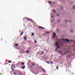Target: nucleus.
<instances>
[{
  "instance_id": "nucleus-1",
  "label": "nucleus",
  "mask_w": 75,
  "mask_h": 75,
  "mask_svg": "<svg viewBox=\"0 0 75 75\" xmlns=\"http://www.w3.org/2000/svg\"><path fill=\"white\" fill-rule=\"evenodd\" d=\"M16 64H12L11 65V68H14V69H15L16 68Z\"/></svg>"
},
{
  "instance_id": "nucleus-2",
  "label": "nucleus",
  "mask_w": 75,
  "mask_h": 75,
  "mask_svg": "<svg viewBox=\"0 0 75 75\" xmlns=\"http://www.w3.org/2000/svg\"><path fill=\"white\" fill-rule=\"evenodd\" d=\"M59 45V43L58 42H56L55 43V45L57 47Z\"/></svg>"
},
{
  "instance_id": "nucleus-3",
  "label": "nucleus",
  "mask_w": 75,
  "mask_h": 75,
  "mask_svg": "<svg viewBox=\"0 0 75 75\" xmlns=\"http://www.w3.org/2000/svg\"><path fill=\"white\" fill-rule=\"evenodd\" d=\"M27 18L28 20H30V21H33V20L31 19V18Z\"/></svg>"
},
{
  "instance_id": "nucleus-4",
  "label": "nucleus",
  "mask_w": 75,
  "mask_h": 75,
  "mask_svg": "<svg viewBox=\"0 0 75 75\" xmlns=\"http://www.w3.org/2000/svg\"><path fill=\"white\" fill-rule=\"evenodd\" d=\"M39 28H41V29H45V28L42 27H41L40 26H39L38 27Z\"/></svg>"
},
{
  "instance_id": "nucleus-5",
  "label": "nucleus",
  "mask_w": 75,
  "mask_h": 75,
  "mask_svg": "<svg viewBox=\"0 0 75 75\" xmlns=\"http://www.w3.org/2000/svg\"><path fill=\"white\" fill-rule=\"evenodd\" d=\"M65 40H66V41L67 42H69V40L65 39Z\"/></svg>"
},
{
  "instance_id": "nucleus-6",
  "label": "nucleus",
  "mask_w": 75,
  "mask_h": 75,
  "mask_svg": "<svg viewBox=\"0 0 75 75\" xmlns=\"http://www.w3.org/2000/svg\"><path fill=\"white\" fill-rule=\"evenodd\" d=\"M42 71H43V72H46V71H45V69H44L42 68Z\"/></svg>"
},
{
  "instance_id": "nucleus-7",
  "label": "nucleus",
  "mask_w": 75,
  "mask_h": 75,
  "mask_svg": "<svg viewBox=\"0 0 75 75\" xmlns=\"http://www.w3.org/2000/svg\"><path fill=\"white\" fill-rule=\"evenodd\" d=\"M24 39L25 40H27V37L26 36H25L24 38Z\"/></svg>"
},
{
  "instance_id": "nucleus-8",
  "label": "nucleus",
  "mask_w": 75,
  "mask_h": 75,
  "mask_svg": "<svg viewBox=\"0 0 75 75\" xmlns=\"http://www.w3.org/2000/svg\"><path fill=\"white\" fill-rule=\"evenodd\" d=\"M24 33V32L23 31H22L21 33V35H23V34Z\"/></svg>"
},
{
  "instance_id": "nucleus-9",
  "label": "nucleus",
  "mask_w": 75,
  "mask_h": 75,
  "mask_svg": "<svg viewBox=\"0 0 75 75\" xmlns=\"http://www.w3.org/2000/svg\"><path fill=\"white\" fill-rule=\"evenodd\" d=\"M12 61L11 60H9L8 61V63H9V64H10V63H11V62Z\"/></svg>"
},
{
  "instance_id": "nucleus-10",
  "label": "nucleus",
  "mask_w": 75,
  "mask_h": 75,
  "mask_svg": "<svg viewBox=\"0 0 75 75\" xmlns=\"http://www.w3.org/2000/svg\"><path fill=\"white\" fill-rule=\"evenodd\" d=\"M25 69V66H23L22 67V69Z\"/></svg>"
},
{
  "instance_id": "nucleus-11",
  "label": "nucleus",
  "mask_w": 75,
  "mask_h": 75,
  "mask_svg": "<svg viewBox=\"0 0 75 75\" xmlns=\"http://www.w3.org/2000/svg\"><path fill=\"white\" fill-rule=\"evenodd\" d=\"M56 36V35L54 33L53 36L54 37H55Z\"/></svg>"
},
{
  "instance_id": "nucleus-12",
  "label": "nucleus",
  "mask_w": 75,
  "mask_h": 75,
  "mask_svg": "<svg viewBox=\"0 0 75 75\" xmlns=\"http://www.w3.org/2000/svg\"><path fill=\"white\" fill-rule=\"evenodd\" d=\"M32 36H34V33H32Z\"/></svg>"
},
{
  "instance_id": "nucleus-13",
  "label": "nucleus",
  "mask_w": 75,
  "mask_h": 75,
  "mask_svg": "<svg viewBox=\"0 0 75 75\" xmlns=\"http://www.w3.org/2000/svg\"><path fill=\"white\" fill-rule=\"evenodd\" d=\"M15 46H18V45L17 44H16L15 45Z\"/></svg>"
},
{
  "instance_id": "nucleus-14",
  "label": "nucleus",
  "mask_w": 75,
  "mask_h": 75,
  "mask_svg": "<svg viewBox=\"0 0 75 75\" xmlns=\"http://www.w3.org/2000/svg\"><path fill=\"white\" fill-rule=\"evenodd\" d=\"M21 65H24V63H21Z\"/></svg>"
},
{
  "instance_id": "nucleus-15",
  "label": "nucleus",
  "mask_w": 75,
  "mask_h": 75,
  "mask_svg": "<svg viewBox=\"0 0 75 75\" xmlns=\"http://www.w3.org/2000/svg\"><path fill=\"white\" fill-rule=\"evenodd\" d=\"M73 8L74 9H75V5H74V6H73Z\"/></svg>"
},
{
  "instance_id": "nucleus-16",
  "label": "nucleus",
  "mask_w": 75,
  "mask_h": 75,
  "mask_svg": "<svg viewBox=\"0 0 75 75\" xmlns=\"http://www.w3.org/2000/svg\"><path fill=\"white\" fill-rule=\"evenodd\" d=\"M46 33H47V34H50V32H46Z\"/></svg>"
},
{
  "instance_id": "nucleus-17",
  "label": "nucleus",
  "mask_w": 75,
  "mask_h": 75,
  "mask_svg": "<svg viewBox=\"0 0 75 75\" xmlns=\"http://www.w3.org/2000/svg\"><path fill=\"white\" fill-rule=\"evenodd\" d=\"M59 48V46H57V49H58Z\"/></svg>"
},
{
  "instance_id": "nucleus-18",
  "label": "nucleus",
  "mask_w": 75,
  "mask_h": 75,
  "mask_svg": "<svg viewBox=\"0 0 75 75\" xmlns=\"http://www.w3.org/2000/svg\"><path fill=\"white\" fill-rule=\"evenodd\" d=\"M59 67H58V66H57L56 67V68L57 69H58V68Z\"/></svg>"
},
{
  "instance_id": "nucleus-19",
  "label": "nucleus",
  "mask_w": 75,
  "mask_h": 75,
  "mask_svg": "<svg viewBox=\"0 0 75 75\" xmlns=\"http://www.w3.org/2000/svg\"><path fill=\"white\" fill-rule=\"evenodd\" d=\"M35 43V44H37V41L36 40H35L34 41Z\"/></svg>"
},
{
  "instance_id": "nucleus-20",
  "label": "nucleus",
  "mask_w": 75,
  "mask_h": 75,
  "mask_svg": "<svg viewBox=\"0 0 75 75\" xmlns=\"http://www.w3.org/2000/svg\"><path fill=\"white\" fill-rule=\"evenodd\" d=\"M11 69L13 70V71H14V69L13 68H11Z\"/></svg>"
},
{
  "instance_id": "nucleus-21",
  "label": "nucleus",
  "mask_w": 75,
  "mask_h": 75,
  "mask_svg": "<svg viewBox=\"0 0 75 75\" xmlns=\"http://www.w3.org/2000/svg\"><path fill=\"white\" fill-rule=\"evenodd\" d=\"M61 50H59L58 52H59V53H61Z\"/></svg>"
},
{
  "instance_id": "nucleus-22",
  "label": "nucleus",
  "mask_w": 75,
  "mask_h": 75,
  "mask_svg": "<svg viewBox=\"0 0 75 75\" xmlns=\"http://www.w3.org/2000/svg\"><path fill=\"white\" fill-rule=\"evenodd\" d=\"M29 52V50L27 51H26V52H27V53H28V52Z\"/></svg>"
},
{
  "instance_id": "nucleus-23",
  "label": "nucleus",
  "mask_w": 75,
  "mask_h": 75,
  "mask_svg": "<svg viewBox=\"0 0 75 75\" xmlns=\"http://www.w3.org/2000/svg\"><path fill=\"white\" fill-rule=\"evenodd\" d=\"M62 40H63V41H65V39H62Z\"/></svg>"
},
{
  "instance_id": "nucleus-24",
  "label": "nucleus",
  "mask_w": 75,
  "mask_h": 75,
  "mask_svg": "<svg viewBox=\"0 0 75 75\" xmlns=\"http://www.w3.org/2000/svg\"><path fill=\"white\" fill-rule=\"evenodd\" d=\"M48 3H50V4L51 3V2L50 1H49L48 2Z\"/></svg>"
},
{
  "instance_id": "nucleus-25",
  "label": "nucleus",
  "mask_w": 75,
  "mask_h": 75,
  "mask_svg": "<svg viewBox=\"0 0 75 75\" xmlns=\"http://www.w3.org/2000/svg\"><path fill=\"white\" fill-rule=\"evenodd\" d=\"M53 12L54 13H55V10H53Z\"/></svg>"
},
{
  "instance_id": "nucleus-26",
  "label": "nucleus",
  "mask_w": 75,
  "mask_h": 75,
  "mask_svg": "<svg viewBox=\"0 0 75 75\" xmlns=\"http://www.w3.org/2000/svg\"><path fill=\"white\" fill-rule=\"evenodd\" d=\"M43 53H44V52H41V54H42H42H43Z\"/></svg>"
},
{
  "instance_id": "nucleus-27",
  "label": "nucleus",
  "mask_w": 75,
  "mask_h": 75,
  "mask_svg": "<svg viewBox=\"0 0 75 75\" xmlns=\"http://www.w3.org/2000/svg\"><path fill=\"white\" fill-rule=\"evenodd\" d=\"M32 65H33V66H34V63H32Z\"/></svg>"
},
{
  "instance_id": "nucleus-28",
  "label": "nucleus",
  "mask_w": 75,
  "mask_h": 75,
  "mask_svg": "<svg viewBox=\"0 0 75 75\" xmlns=\"http://www.w3.org/2000/svg\"><path fill=\"white\" fill-rule=\"evenodd\" d=\"M73 31V30H71V33H72V32Z\"/></svg>"
},
{
  "instance_id": "nucleus-29",
  "label": "nucleus",
  "mask_w": 75,
  "mask_h": 75,
  "mask_svg": "<svg viewBox=\"0 0 75 75\" xmlns=\"http://www.w3.org/2000/svg\"><path fill=\"white\" fill-rule=\"evenodd\" d=\"M69 73H71V71H70V70H69Z\"/></svg>"
},
{
  "instance_id": "nucleus-30",
  "label": "nucleus",
  "mask_w": 75,
  "mask_h": 75,
  "mask_svg": "<svg viewBox=\"0 0 75 75\" xmlns=\"http://www.w3.org/2000/svg\"><path fill=\"white\" fill-rule=\"evenodd\" d=\"M19 74H20V75H21V73L20 72H19Z\"/></svg>"
},
{
  "instance_id": "nucleus-31",
  "label": "nucleus",
  "mask_w": 75,
  "mask_h": 75,
  "mask_svg": "<svg viewBox=\"0 0 75 75\" xmlns=\"http://www.w3.org/2000/svg\"><path fill=\"white\" fill-rule=\"evenodd\" d=\"M47 64H49V62H48V61H47Z\"/></svg>"
},
{
  "instance_id": "nucleus-32",
  "label": "nucleus",
  "mask_w": 75,
  "mask_h": 75,
  "mask_svg": "<svg viewBox=\"0 0 75 75\" xmlns=\"http://www.w3.org/2000/svg\"><path fill=\"white\" fill-rule=\"evenodd\" d=\"M14 73V75H16V74L15 72H14L13 73Z\"/></svg>"
},
{
  "instance_id": "nucleus-33",
  "label": "nucleus",
  "mask_w": 75,
  "mask_h": 75,
  "mask_svg": "<svg viewBox=\"0 0 75 75\" xmlns=\"http://www.w3.org/2000/svg\"><path fill=\"white\" fill-rule=\"evenodd\" d=\"M65 22L66 23H67V22H68V21L67 20H66Z\"/></svg>"
},
{
  "instance_id": "nucleus-34",
  "label": "nucleus",
  "mask_w": 75,
  "mask_h": 75,
  "mask_svg": "<svg viewBox=\"0 0 75 75\" xmlns=\"http://www.w3.org/2000/svg\"><path fill=\"white\" fill-rule=\"evenodd\" d=\"M57 16H59V15H58V14H57Z\"/></svg>"
},
{
  "instance_id": "nucleus-35",
  "label": "nucleus",
  "mask_w": 75,
  "mask_h": 75,
  "mask_svg": "<svg viewBox=\"0 0 75 75\" xmlns=\"http://www.w3.org/2000/svg\"><path fill=\"white\" fill-rule=\"evenodd\" d=\"M58 23H59V22H60V21H58Z\"/></svg>"
},
{
  "instance_id": "nucleus-36",
  "label": "nucleus",
  "mask_w": 75,
  "mask_h": 75,
  "mask_svg": "<svg viewBox=\"0 0 75 75\" xmlns=\"http://www.w3.org/2000/svg\"><path fill=\"white\" fill-rule=\"evenodd\" d=\"M55 50L56 51H57V49Z\"/></svg>"
},
{
  "instance_id": "nucleus-37",
  "label": "nucleus",
  "mask_w": 75,
  "mask_h": 75,
  "mask_svg": "<svg viewBox=\"0 0 75 75\" xmlns=\"http://www.w3.org/2000/svg\"><path fill=\"white\" fill-rule=\"evenodd\" d=\"M0 75H2L1 73H0Z\"/></svg>"
},
{
  "instance_id": "nucleus-38",
  "label": "nucleus",
  "mask_w": 75,
  "mask_h": 75,
  "mask_svg": "<svg viewBox=\"0 0 75 75\" xmlns=\"http://www.w3.org/2000/svg\"><path fill=\"white\" fill-rule=\"evenodd\" d=\"M70 41H73V40H70Z\"/></svg>"
},
{
  "instance_id": "nucleus-39",
  "label": "nucleus",
  "mask_w": 75,
  "mask_h": 75,
  "mask_svg": "<svg viewBox=\"0 0 75 75\" xmlns=\"http://www.w3.org/2000/svg\"><path fill=\"white\" fill-rule=\"evenodd\" d=\"M57 31H59V30H58V29H57Z\"/></svg>"
},
{
  "instance_id": "nucleus-40",
  "label": "nucleus",
  "mask_w": 75,
  "mask_h": 75,
  "mask_svg": "<svg viewBox=\"0 0 75 75\" xmlns=\"http://www.w3.org/2000/svg\"><path fill=\"white\" fill-rule=\"evenodd\" d=\"M51 17H52H52H53V16H51Z\"/></svg>"
},
{
  "instance_id": "nucleus-41",
  "label": "nucleus",
  "mask_w": 75,
  "mask_h": 75,
  "mask_svg": "<svg viewBox=\"0 0 75 75\" xmlns=\"http://www.w3.org/2000/svg\"><path fill=\"white\" fill-rule=\"evenodd\" d=\"M50 63H51V64H52V62H51Z\"/></svg>"
},
{
  "instance_id": "nucleus-42",
  "label": "nucleus",
  "mask_w": 75,
  "mask_h": 75,
  "mask_svg": "<svg viewBox=\"0 0 75 75\" xmlns=\"http://www.w3.org/2000/svg\"><path fill=\"white\" fill-rule=\"evenodd\" d=\"M69 21L71 23V21Z\"/></svg>"
},
{
  "instance_id": "nucleus-43",
  "label": "nucleus",
  "mask_w": 75,
  "mask_h": 75,
  "mask_svg": "<svg viewBox=\"0 0 75 75\" xmlns=\"http://www.w3.org/2000/svg\"><path fill=\"white\" fill-rule=\"evenodd\" d=\"M74 44H75V42H74Z\"/></svg>"
},
{
  "instance_id": "nucleus-44",
  "label": "nucleus",
  "mask_w": 75,
  "mask_h": 75,
  "mask_svg": "<svg viewBox=\"0 0 75 75\" xmlns=\"http://www.w3.org/2000/svg\"><path fill=\"white\" fill-rule=\"evenodd\" d=\"M61 8H62V7L61 6Z\"/></svg>"
},
{
  "instance_id": "nucleus-45",
  "label": "nucleus",
  "mask_w": 75,
  "mask_h": 75,
  "mask_svg": "<svg viewBox=\"0 0 75 75\" xmlns=\"http://www.w3.org/2000/svg\"><path fill=\"white\" fill-rule=\"evenodd\" d=\"M64 54H66V53H64Z\"/></svg>"
},
{
  "instance_id": "nucleus-46",
  "label": "nucleus",
  "mask_w": 75,
  "mask_h": 75,
  "mask_svg": "<svg viewBox=\"0 0 75 75\" xmlns=\"http://www.w3.org/2000/svg\"><path fill=\"white\" fill-rule=\"evenodd\" d=\"M21 52H20V54H21Z\"/></svg>"
},
{
  "instance_id": "nucleus-47",
  "label": "nucleus",
  "mask_w": 75,
  "mask_h": 75,
  "mask_svg": "<svg viewBox=\"0 0 75 75\" xmlns=\"http://www.w3.org/2000/svg\"><path fill=\"white\" fill-rule=\"evenodd\" d=\"M47 59V58H46V59Z\"/></svg>"
},
{
  "instance_id": "nucleus-48",
  "label": "nucleus",
  "mask_w": 75,
  "mask_h": 75,
  "mask_svg": "<svg viewBox=\"0 0 75 75\" xmlns=\"http://www.w3.org/2000/svg\"><path fill=\"white\" fill-rule=\"evenodd\" d=\"M8 64V63H7V64Z\"/></svg>"
},
{
  "instance_id": "nucleus-49",
  "label": "nucleus",
  "mask_w": 75,
  "mask_h": 75,
  "mask_svg": "<svg viewBox=\"0 0 75 75\" xmlns=\"http://www.w3.org/2000/svg\"><path fill=\"white\" fill-rule=\"evenodd\" d=\"M54 4H55V3H54Z\"/></svg>"
}]
</instances>
